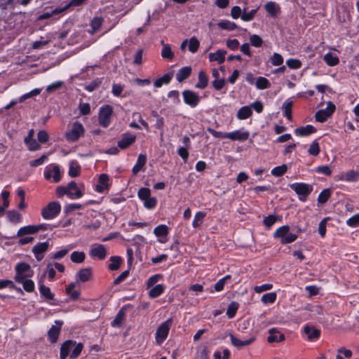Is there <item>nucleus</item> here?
<instances>
[{"label":"nucleus","mask_w":359,"mask_h":359,"mask_svg":"<svg viewBox=\"0 0 359 359\" xmlns=\"http://www.w3.org/2000/svg\"><path fill=\"white\" fill-rule=\"evenodd\" d=\"M290 187L298 195L299 200L302 202L307 200L309 196L313 191L311 185L303 182H297L290 184Z\"/></svg>","instance_id":"1"},{"label":"nucleus","mask_w":359,"mask_h":359,"mask_svg":"<svg viewBox=\"0 0 359 359\" xmlns=\"http://www.w3.org/2000/svg\"><path fill=\"white\" fill-rule=\"evenodd\" d=\"M61 211V205L57 201H52L48 203L41 210V216L45 219L55 218Z\"/></svg>","instance_id":"2"},{"label":"nucleus","mask_w":359,"mask_h":359,"mask_svg":"<svg viewBox=\"0 0 359 359\" xmlns=\"http://www.w3.org/2000/svg\"><path fill=\"white\" fill-rule=\"evenodd\" d=\"M16 274L14 279L16 282H21L26 278H30L33 276L34 271L31 266L26 262H20L15 267Z\"/></svg>","instance_id":"3"},{"label":"nucleus","mask_w":359,"mask_h":359,"mask_svg":"<svg viewBox=\"0 0 359 359\" xmlns=\"http://www.w3.org/2000/svg\"><path fill=\"white\" fill-rule=\"evenodd\" d=\"M113 114V107L111 105L106 104L100 108L98 114L99 124L104 127H108L111 121Z\"/></svg>","instance_id":"4"},{"label":"nucleus","mask_w":359,"mask_h":359,"mask_svg":"<svg viewBox=\"0 0 359 359\" xmlns=\"http://www.w3.org/2000/svg\"><path fill=\"white\" fill-rule=\"evenodd\" d=\"M172 323V318H168L158 327L156 332V341L158 344H162L168 337Z\"/></svg>","instance_id":"5"},{"label":"nucleus","mask_w":359,"mask_h":359,"mask_svg":"<svg viewBox=\"0 0 359 359\" xmlns=\"http://www.w3.org/2000/svg\"><path fill=\"white\" fill-rule=\"evenodd\" d=\"M84 131L83 125L80 122L76 121L73 123L72 128L66 133L65 137L69 142H76L83 135Z\"/></svg>","instance_id":"6"},{"label":"nucleus","mask_w":359,"mask_h":359,"mask_svg":"<svg viewBox=\"0 0 359 359\" xmlns=\"http://www.w3.org/2000/svg\"><path fill=\"white\" fill-rule=\"evenodd\" d=\"M182 96L184 103L192 108L198 106L201 100L198 94L191 90H184Z\"/></svg>","instance_id":"7"},{"label":"nucleus","mask_w":359,"mask_h":359,"mask_svg":"<svg viewBox=\"0 0 359 359\" xmlns=\"http://www.w3.org/2000/svg\"><path fill=\"white\" fill-rule=\"evenodd\" d=\"M55 325H52L48 331V338L51 344H55L57 342L63 325L62 320H55Z\"/></svg>","instance_id":"8"},{"label":"nucleus","mask_w":359,"mask_h":359,"mask_svg":"<svg viewBox=\"0 0 359 359\" xmlns=\"http://www.w3.org/2000/svg\"><path fill=\"white\" fill-rule=\"evenodd\" d=\"M49 248V243L48 240L46 242L38 243L36 244L32 250V252L34 253V257L37 261H41L44 255L43 254L48 250Z\"/></svg>","instance_id":"9"},{"label":"nucleus","mask_w":359,"mask_h":359,"mask_svg":"<svg viewBox=\"0 0 359 359\" xmlns=\"http://www.w3.org/2000/svg\"><path fill=\"white\" fill-rule=\"evenodd\" d=\"M231 344L236 346L237 348L241 349L243 346H248L253 343L256 340V334H252L250 335V337L249 339H239L237 337H236L233 334H229Z\"/></svg>","instance_id":"10"},{"label":"nucleus","mask_w":359,"mask_h":359,"mask_svg":"<svg viewBox=\"0 0 359 359\" xmlns=\"http://www.w3.org/2000/svg\"><path fill=\"white\" fill-rule=\"evenodd\" d=\"M56 194L58 197H62L64 195H67L71 199H76L81 198L83 195V192L81 190H76V191L72 192L69 191L67 187H58L56 189Z\"/></svg>","instance_id":"11"},{"label":"nucleus","mask_w":359,"mask_h":359,"mask_svg":"<svg viewBox=\"0 0 359 359\" xmlns=\"http://www.w3.org/2000/svg\"><path fill=\"white\" fill-rule=\"evenodd\" d=\"M136 140L135 135L125 133L121 136V139L118 141L117 146L121 149H126L132 145Z\"/></svg>","instance_id":"12"},{"label":"nucleus","mask_w":359,"mask_h":359,"mask_svg":"<svg viewBox=\"0 0 359 359\" xmlns=\"http://www.w3.org/2000/svg\"><path fill=\"white\" fill-rule=\"evenodd\" d=\"M89 255L93 258L97 257L100 260L104 259L107 257V251L104 245L102 244L95 245L90 249Z\"/></svg>","instance_id":"13"},{"label":"nucleus","mask_w":359,"mask_h":359,"mask_svg":"<svg viewBox=\"0 0 359 359\" xmlns=\"http://www.w3.org/2000/svg\"><path fill=\"white\" fill-rule=\"evenodd\" d=\"M250 133L247 130L245 131H240V130H235L231 133H226V138L229 139L232 141L238 140L241 142H244L247 140L249 138Z\"/></svg>","instance_id":"14"},{"label":"nucleus","mask_w":359,"mask_h":359,"mask_svg":"<svg viewBox=\"0 0 359 359\" xmlns=\"http://www.w3.org/2000/svg\"><path fill=\"white\" fill-rule=\"evenodd\" d=\"M304 332L307 336L309 341L316 340L320 336V330L313 325H306L304 327Z\"/></svg>","instance_id":"15"},{"label":"nucleus","mask_w":359,"mask_h":359,"mask_svg":"<svg viewBox=\"0 0 359 359\" xmlns=\"http://www.w3.org/2000/svg\"><path fill=\"white\" fill-rule=\"evenodd\" d=\"M76 345V341L68 339L61 344L60 351V359H66L69 355L71 348Z\"/></svg>","instance_id":"16"},{"label":"nucleus","mask_w":359,"mask_h":359,"mask_svg":"<svg viewBox=\"0 0 359 359\" xmlns=\"http://www.w3.org/2000/svg\"><path fill=\"white\" fill-rule=\"evenodd\" d=\"M33 136L34 130L32 129L24 139V142L28 147L29 151H36L40 149V145L36 140L33 139Z\"/></svg>","instance_id":"17"},{"label":"nucleus","mask_w":359,"mask_h":359,"mask_svg":"<svg viewBox=\"0 0 359 359\" xmlns=\"http://www.w3.org/2000/svg\"><path fill=\"white\" fill-rule=\"evenodd\" d=\"M109 180V177L107 174H101L99 177L98 184L96 185L95 190L99 193H102L104 191L108 190L110 187Z\"/></svg>","instance_id":"18"},{"label":"nucleus","mask_w":359,"mask_h":359,"mask_svg":"<svg viewBox=\"0 0 359 359\" xmlns=\"http://www.w3.org/2000/svg\"><path fill=\"white\" fill-rule=\"evenodd\" d=\"M269 336L267 338L269 343L280 342L285 340V337L280 334L276 328H271L269 330Z\"/></svg>","instance_id":"19"},{"label":"nucleus","mask_w":359,"mask_h":359,"mask_svg":"<svg viewBox=\"0 0 359 359\" xmlns=\"http://www.w3.org/2000/svg\"><path fill=\"white\" fill-rule=\"evenodd\" d=\"M126 309L122 307L115 316L114 320L111 323V325L113 327H120L123 324L126 319Z\"/></svg>","instance_id":"20"},{"label":"nucleus","mask_w":359,"mask_h":359,"mask_svg":"<svg viewBox=\"0 0 359 359\" xmlns=\"http://www.w3.org/2000/svg\"><path fill=\"white\" fill-rule=\"evenodd\" d=\"M192 68L191 66H186L179 69L176 74V79L181 83L187 79L191 74Z\"/></svg>","instance_id":"21"},{"label":"nucleus","mask_w":359,"mask_h":359,"mask_svg":"<svg viewBox=\"0 0 359 359\" xmlns=\"http://www.w3.org/2000/svg\"><path fill=\"white\" fill-rule=\"evenodd\" d=\"M316 132V128L311 125H306L304 127H299L294 130V134L297 136H308Z\"/></svg>","instance_id":"22"},{"label":"nucleus","mask_w":359,"mask_h":359,"mask_svg":"<svg viewBox=\"0 0 359 359\" xmlns=\"http://www.w3.org/2000/svg\"><path fill=\"white\" fill-rule=\"evenodd\" d=\"M92 277V269L90 267L82 269L76 273V280L85 283Z\"/></svg>","instance_id":"23"},{"label":"nucleus","mask_w":359,"mask_h":359,"mask_svg":"<svg viewBox=\"0 0 359 359\" xmlns=\"http://www.w3.org/2000/svg\"><path fill=\"white\" fill-rule=\"evenodd\" d=\"M146 162V155L142 154H139L137 162L132 169L133 174L136 175L145 165Z\"/></svg>","instance_id":"24"},{"label":"nucleus","mask_w":359,"mask_h":359,"mask_svg":"<svg viewBox=\"0 0 359 359\" xmlns=\"http://www.w3.org/2000/svg\"><path fill=\"white\" fill-rule=\"evenodd\" d=\"M69 175L71 177H78L81 173V168L76 160H72L69 163Z\"/></svg>","instance_id":"25"},{"label":"nucleus","mask_w":359,"mask_h":359,"mask_svg":"<svg viewBox=\"0 0 359 359\" xmlns=\"http://www.w3.org/2000/svg\"><path fill=\"white\" fill-rule=\"evenodd\" d=\"M226 51L224 50H217L215 53H211L209 54L210 61H217L219 64H222L225 60V55Z\"/></svg>","instance_id":"26"},{"label":"nucleus","mask_w":359,"mask_h":359,"mask_svg":"<svg viewBox=\"0 0 359 359\" xmlns=\"http://www.w3.org/2000/svg\"><path fill=\"white\" fill-rule=\"evenodd\" d=\"M198 81L196 84V88L199 89H204L208 84V77L204 70H201L198 73Z\"/></svg>","instance_id":"27"},{"label":"nucleus","mask_w":359,"mask_h":359,"mask_svg":"<svg viewBox=\"0 0 359 359\" xmlns=\"http://www.w3.org/2000/svg\"><path fill=\"white\" fill-rule=\"evenodd\" d=\"M252 114V111L249 106H244L239 109L237 113V118L240 120H244Z\"/></svg>","instance_id":"28"},{"label":"nucleus","mask_w":359,"mask_h":359,"mask_svg":"<svg viewBox=\"0 0 359 359\" xmlns=\"http://www.w3.org/2000/svg\"><path fill=\"white\" fill-rule=\"evenodd\" d=\"M35 227L34 225H28L21 227L17 232L16 237H23L26 235L35 234Z\"/></svg>","instance_id":"29"},{"label":"nucleus","mask_w":359,"mask_h":359,"mask_svg":"<svg viewBox=\"0 0 359 359\" xmlns=\"http://www.w3.org/2000/svg\"><path fill=\"white\" fill-rule=\"evenodd\" d=\"M266 11L271 15L272 17L276 16L277 13L280 11V7L275 2L269 1L265 4Z\"/></svg>","instance_id":"30"},{"label":"nucleus","mask_w":359,"mask_h":359,"mask_svg":"<svg viewBox=\"0 0 359 359\" xmlns=\"http://www.w3.org/2000/svg\"><path fill=\"white\" fill-rule=\"evenodd\" d=\"M217 26L222 29L228 31H232L238 29V27L235 22L226 20H222L221 22H218Z\"/></svg>","instance_id":"31"},{"label":"nucleus","mask_w":359,"mask_h":359,"mask_svg":"<svg viewBox=\"0 0 359 359\" xmlns=\"http://www.w3.org/2000/svg\"><path fill=\"white\" fill-rule=\"evenodd\" d=\"M63 12H64V9H62L61 7L55 8V9H53L49 12H46V13H43V14L40 15L37 19L39 20L48 19L53 15L60 14Z\"/></svg>","instance_id":"32"},{"label":"nucleus","mask_w":359,"mask_h":359,"mask_svg":"<svg viewBox=\"0 0 359 359\" xmlns=\"http://www.w3.org/2000/svg\"><path fill=\"white\" fill-rule=\"evenodd\" d=\"M39 289L41 295L47 300H53L54 299L55 294L51 292L50 289L48 287L43 284H41Z\"/></svg>","instance_id":"33"},{"label":"nucleus","mask_w":359,"mask_h":359,"mask_svg":"<svg viewBox=\"0 0 359 359\" xmlns=\"http://www.w3.org/2000/svg\"><path fill=\"white\" fill-rule=\"evenodd\" d=\"M206 213L205 212L198 211L194 215V218L192 222L194 228H198L203 224Z\"/></svg>","instance_id":"34"},{"label":"nucleus","mask_w":359,"mask_h":359,"mask_svg":"<svg viewBox=\"0 0 359 359\" xmlns=\"http://www.w3.org/2000/svg\"><path fill=\"white\" fill-rule=\"evenodd\" d=\"M324 60L328 66L334 67L339 64V59L337 56L334 55L331 53H327L324 56Z\"/></svg>","instance_id":"35"},{"label":"nucleus","mask_w":359,"mask_h":359,"mask_svg":"<svg viewBox=\"0 0 359 359\" xmlns=\"http://www.w3.org/2000/svg\"><path fill=\"white\" fill-rule=\"evenodd\" d=\"M86 258V254L83 252L74 251L70 255V259L74 263H83Z\"/></svg>","instance_id":"36"},{"label":"nucleus","mask_w":359,"mask_h":359,"mask_svg":"<svg viewBox=\"0 0 359 359\" xmlns=\"http://www.w3.org/2000/svg\"><path fill=\"white\" fill-rule=\"evenodd\" d=\"M342 180L348 182H357L359 180V172L351 170L344 173Z\"/></svg>","instance_id":"37"},{"label":"nucleus","mask_w":359,"mask_h":359,"mask_svg":"<svg viewBox=\"0 0 359 359\" xmlns=\"http://www.w3.org/2000/svg\"><path fill=\"white\" fill-rule=\"evenodd\" d=\"M255 86L257 89L264 90L271 87L269 81L263 76H259L257 79Z\"/></svg>","instance_id":"38"},{"label":"nucleus","mask_w":359,"mask_h":359,"mask_svg":"<svg viewBox=\"0 0 359 359\" xmlns=\"http://www.w3.org/2000/svg\"><path fill=\"white\" fill-rule=\"evenodd\" d=\"M163 44V48L161 51V56L168 60H172L174 57V53L171 50L169 44H164L163 41H161Z\"/></svg>","instance_id":"39"},{"label":"nucleus","mask_w":359,"mask_h":359,"mask_svg":"<svg viewBox=\"0 0 359 359\" xmlns=\"http://www.w3.org/2000/svg\"><path fill=\"white\" fill-rule=\"evenodd\" d=\"M289 231V226H282L276 229V231L273 233V237L275 238H280V241L283 240V238L285 237L286 234H287Z\"/></svg>","instance_id":"40"},{"label":"nucleus","mask_w":359,"mask_h":359,"mask_svg":"<svg viewBox=\"0 0 359 359\" xmlns=\"http://www.w3.org/2000/svg\"><path fill=\"white\" fill-rule=\"evenodd\" d=\"M239 304L236 302H231L227 308L226 316L229 318H233L238 309Z\"/></svg>","instance_id":"41"},{"label":"nucleus","mask_w":359,"mask_h":359,"mask_svg":"<svg viewBox=\"0 0 359 359\" xmlns=\"http://www.w3.org/2000/svg\"><path fill=\"white\" fill-rule=\"evenodd\" d=\"M168 232H169V229L165 224L158 225L154 230V233L157 237L167 236V235L168 234Z\"/></svg>","instance_id":"42"},{"label":"nucleus","mask_w":359,"mask_h":359,"mask_svg":"<svg viewBox=\"0 0 359 359\" xmlns=\"http://www.w3.org/2000/svg\"><path fill=\"white\" fill-rule=\"evenodd\" d=\"M164 292V286L161 284L154 286L149 292L150 298L154 299L159 297Z\"/></svg>","instance_id":"43"},{"label":"nucleus","mask_w":359,"mask_h":359,"mask_svg":"<svg viewBox=\"0 0 359 359\" xmlns=\"http://www.w3.org/2000/svg\"><path fill=\"white\" fill-rule=\"evenodd\" d=\"M111 264H109V269L111 271H116L120 268L122 259L121 257L112 256L110 257Z\"/></svg>","instance_id":"44"},{"label":"nucleus","mask_w":359,"mask_h":359,"mask_svg":"<svg viewBox=\"0 0 359 359\" xmlns=\"http://www.w3.org/2000/svg\"><path fill=\"white\" fill-rule=\"evenodd\" d=\"M331 196V189H323L318 197V203L320 204L325 203Z\"/></svg>","instance_id":"45"},{"label":"nucleus","mask_w":359,"mask_h":359,"mask_svg":"<svg viewBox=\"0 0 359 359\" xmlns=\"http://www.w3.org/2000/svg\"><path fill=\"white\" fill-rule=\"evenodd\" d=\"M287 170V166L285 164H283L280 166L275 167L271 170V174L275 177L283 176Z\"/></svg>","instance_id":"46"},{"label":"nucleus","mask_w":359,"mask_h":359,"mask_svg":"<svg viewBox=\"0 0 359 359\" xmlns=\"http://www.w3.org/2000/svg\"><path fill=\"white\" fill-rule=\"evenodd\" d=\"M292 101H285L283 103V108L284 109V116L288 119L292 120Z\"/></svg>","instance_id":"47"},{"label":"nucleus","mask_w":359,"mask_h":359,"mask_svg":"<svg viewBox=\"0 0 359 359\" xmlns=\"http://www.w3.org/2000/svg\"><path fill=\"white\" fill-rule=\"evenodd\" d=\"M74 348L69 354V358L70 359H76L79 357V355L81 354L83 348V344L81 342L76 344L74 346Z\"/></svg>","instance_id":"48"},{"label":"nucleus","mask_w":359,"mask_h":359,"mask_svg":"<svg viewBox=\"0 0 359 359\" xmlns=\"http://www.w3.org/2000/svg\"><path fill=\"white\" fill-rule=\"evenodd\" d=\"M22 283L23 289L27 292H32L34 290V283L31 279L25 278L22 281L18 282Z\"/></svg>","instance_id":"49"},{"label":"nucleus","mask_w":359,"mask_h":359,"mask_svg":"<svg viewBox=\"0 0 359 359\" xmlns=\"http://www.w3.org/2000/svg\"><path fill=\"white\" fill-rule=\"evenodd\" d=\"M200 46L199 41L195 37L193 36L189 39V50L193 53L197 52Z\"/></svg>","instance_id":"50"},{"label":"nucleus","mask_w":359,"mask_h":359,"mask_svg":"<svg viewBox=\"0 0 359 359\" xmlns=\"http://www.w3.org/2000/svg\"><path fill=\"white\" fill-rule=\"evenodd\" d=\"M258 8L252 9L250 12L247 13L246 9L243 10L241 15V19L243 21H251L254 19L255 14L257 12Z\"/></svg>","instance_id":"51"},{"label":"nucleus","mask_w":359,"mask_h":359,"mask_svg":"<svg viewBox=\"0 0 359 359\" xmlns=\"http://www.w3.org/2000/svg\"><path fill=\"white\" fill-rule=\"evenodd\" d=\"M286 65L292 69H298L302 67V62L298 59L290 58L287 60Z\"/></svg>","instance_id":"52"},{"label":"nucleus","mask_w":359,"mask_h":359,"mask_svg":"<svg viewBox=\"0 0 359 359\" xmlns=\"http://www.w3.org/2000/svg\"><path fill=\"white\" fill-rule=\"evenodd\" d=\"M276 293L275 292H269L264 294L262 297V302L264 304H272L275 302L276 299Z\"/></svg>","instance_id":"53"},{"label":"nucleus","mask_w":359,"mask_h":359,"mask_svg":"<svg viewBox=\"0 0 359 359\" xmlns=\"http://www.w3.org/2000/svg\"><path fill=\"white\" fill-rule=\"evenodd\" d=\"M330 116V114H327L324 109H320L316 113L315 118L317 121L323 123L327 121Z\"/></svg>","instance_id":"54"},{"label":"nucleus","mask_w":359,"mask_h":359,"mask_svg":"<svg viewBox=\"0 0 359 359\" xmlns=\"http://www.w3.org/2000/svg\"><path fill=\"white\" fill-rule=\"evenodd\" d=\"M278 217H279L278 215H269L267 217H264L263 223L266 226V227L270 228L272 225L275 224V222L278 220Z\"/></svg>","instance_id":"55"},{"label":"nucleus","mask_w":359,"mask_h":359,"mask_svg":"<svg viewBox=\"0 0 359 359\" xmlns=\"http://www.w3.org/2000/svg\"><path fill=\"white\" fill-rule=\"evenodd\" d=\"M8 218L10 222L18 223L20 221L21 215L16 210H10L8 212Z\"/></svg>","instance_id":"56"},{"label":"nucleus","mask_w":359,"mask_h":359,"mask_svg":"<svg viewBox=\"0 0 359 359\" xmlns=\"http://www.w3.org/2000/svg\"><path fill=\"white\" fill-rule=\"evenodd\" d=\"M250 44L255 47H261L263 44L262 39L257 34H253L250 37Z\"/></svg>","instance_id":"57"},{"label":"nucleus","mask_w":359,"mask_h":359,"mask_svg":"<svg viewBox=\"0 0 359 359\" xmlns=\"http://www.w3.org/2000/svg\"><path fill=\"white\" fill-rule=\"evenodd\" d=\"M271 63L274 66H280L283 63V57L279 53H275L270 58Z\"/></svg>","instance_id":"58"},{"label":"nucleus","mask_w":359,"mask_h":359,"mask_svg":"<svg viewBox=\"0 0 359 359\" xmlns=\"http://www.w3.org/2000/svg\"><path fill=\"white\" fill-rule=\"evenodd\" d=\"M137 196L140 200L144 201L151 196V191L149 188H140L137 192Z\"/></svg>","instance_id":"59"},{"label":"nucleus","mask_w":359,"mask_h":359,"mask_svg":"<svg viewBox=\"0 0 359 359\" xmlns=\"http://www.w3.org/2000/svg\"><path fill=\"white\" fill-rule=\"evenodd\" d=\"M320 149L318 142H317V140H314L310 145L308 152L311 155L318 156L320 153Z\"/></svg>","instance_id":"60"},{"label":"nucleus","mask_w":359,"mask_h":359,"mask_svg":"<svg viewBox=\"0 0 359 359\" xmlns=\"http://www.w3.org/2000/svg\"><path fill=\"white\" fill-rule=\"evenodd\" d=\"M64 85V82L61 81H55L46 87L47 93H53L57 90H59Z\"/></svg>","instance_id":"61"},{"label":"nucleus","mask_w":359,"mask_h":359,"mask_svg":"<svg viewBox=\"0 0 359 359\" xmlns=\"http://www.w3.org/2000/svg\"><path fill=\"white\" fill-rule=\"evenodd\" d=\"M157 204V199L155 197H149L144 201V205L146 208L154 209Z\"/></svg>","instance_id":"62"},{"label":"nucleus","mask_w":359,"mask_h":359,"mask_svg":"<svg viewBox=\"0 0 359 359\" xmlns=\"http://www.w3.org/2000/svg\"><path fill=\"white\" fill-rule=\"evenodd\" d=\"M346 224L348 226L351 227H357L359 226V213L355 214L353 216H352L351 218H349Z\"/></svg>","instance_id":"63"},{"label":"nucleus","mask_w":359,"mask_h":359,"mask_svg":"<svg viewBox=\"0 0 359 359\" xmlns=\"http://www.w3.org/2000/svg\"><path fill=\"white\" fill-rule=\"evenodd\" d=\"M49 136L46 130H39L37 133V140L40 143L44 144L48 141Z\"/></svg>","instance_id":"64"}]
</instances>
